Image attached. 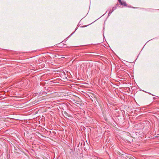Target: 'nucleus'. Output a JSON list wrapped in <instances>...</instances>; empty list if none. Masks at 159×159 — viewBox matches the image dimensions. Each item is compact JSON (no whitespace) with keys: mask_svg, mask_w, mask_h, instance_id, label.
<instances>
[{"mask_svg":"<svg viewBox=\"0 0 159 159\" xmlns=\"http://www.w3.org/2000/svg\"><path fill=\"white\" fill-rule=\"evenodd\" d=\"M116 7H113L112 8V10H110L109 11V12L108 14V16H109L111 14V13L115 10H116Z\"/></svg>","mask_w":159,"mask_h":159,"instance_id":"obj_1","label":"nucleus"},{"mask_svg":"<svg viewBox=\"0 0 159 159\" xmlns=\"http://www.w3.org/2000/svg\"><path fill=\"white\" fill-rule=\"evenodd\" d=\"M121 5L123 6H126L127 4L126 2L124 1H122L120 3Z\"/></svg>","mask_w":159,"mask_h":159,"instance_id":"obj_2","label":"nucleus"},{"mask_svg":"<svg viewBox=\"0 0 159 159\" xmlns=\"http://www.w3.org/2000/svg\"><path fill=\"white\" fill-rule=\"evenodd\" d=\"M64 116H66L70 117V115L65 111L64 112Z\"/></svg>","mask_w":159,"mask_h":159,"instance_id":"obj_3","label":"nucleus"},{"mask_svg":"<svg viewBox=\"0 0 159 159\" xmlns=\"http://www.w3.org/2000/svg\"><path fill=\"white\" fill-rule=\"evenodd\" d=\"M119 3H120L122 2L121 0H118Z\"/></svg>","mask_w":159,"mask_h":159,"instance_id":"obj_4","label":"nucleus"},{"mask_svg":"<svg viewBox=\"0 0 159 159\" xmlns=\"http://www.w3.org/2000/svg\"><path fill=\"white\" fill-rule=\"evenodd\" d=\"M74 32H73L70 35V36H71L74 33Z\"/></svg>","mask_w":159,"mask_h":159,"instance_id":"obj_5","label":"nucleus"},{"mask_svg":"<svg viewBox=\"0 0 159 159\" xmlns=\"http://www.w3.org/2000/svg\"><path fill=\"white\" fill-rule=\"evenodd\" d=\"M86 26H83L82 27H86Z\"/></svg>","mask_w":159,"mask_h":159,"instance_id":"obj_6","label":"nucleus"},{"mask_svg":"<svg viewBox=\"0 0 159 159\" xmlns=\"http://www.w3.org/2000/svg\"><path fill=\"white\" fill-rule=\"evenodd\" d=\"M106 13H105L104 14H103V15H104L105 14H106Z\"/></svg>","mask_w":159,"mask_h":159,"instance_id":"obj_7","label":"nucleus"},{"mask_svg":"<svg viewBox=\"0 0 159 159\" xmlns=\"http://www.w3.org/2000/svg\"><path fill=\"white\" fill-rule=\"evenodd\" d=\"M106 13H105L104 14H103V15H104L105 14H106Z\"/></svg>","mask_w":159,"mask_h":159,"instance_id":"obj_8","label":"nucleus"},{"mask_svg":"<svg viewBox=\"0 0 159 159\" xmlns=\"http://www.w3.org/2000/svg\"><path fill=\"white\" fill-rule=\"evenodd\" d=\"M106 13H105L104 14H103V15H104L105 14H106Z\"/></svg>","mask_w":159,"mask_h":159,"instance_id":"obj_9","label":"nucleus"},{"mask_svg":"<svg viewBox=\"0 0 159 159\" xmlns=\"http://www.w3.org/2000/svg\"><path fill=\"white\" fill-rule=\"evenodd\" d=\"M106 13H105L104 14H103V15H104L105 14H106Z\"/></svg>","mask_w":159,"mask_h":159,"instance_id":"obj_10","label":"nucleus"},{"mask_svg":"<svg viewBox=\"0 0 159 159\" xmlns=\"http://www.w3.org/2000/svg\"><path fill=\"white\" fill-rule=\"evenodd\" d=\"M149 94H151V93H149Z\"/></svg>","mask_w":159,"mask_h":159,"instance_id":"obj_11","label":"nucleus"},{"mask_svg":"<svg viewBox=\"0 0 159 159\" xmlns=\"http://www.w3.org/2000/svg\"><path fill=\"white\" fill-rule=\"evenodd\" d=\"M77 29V28H76V29H75V31H76V30Z\"/></svg>","mask_w":159,"mask_h":159,"instance_id":"obj_12","label":"nucleus"},{"mask_svg":"<svg viewBox=\"0 0 159 159\" xmlns=\"http://www.w3.org/2000/svg\"><path fill=\"white\" fill-rule=\"evenodd\" d=\"M132 8H134V7H132Z\"/></svg>","mask_w":159,"mask_h":159,"instance_id":"obj_13","label":"nucleus"}]
</instances>
